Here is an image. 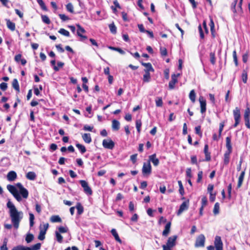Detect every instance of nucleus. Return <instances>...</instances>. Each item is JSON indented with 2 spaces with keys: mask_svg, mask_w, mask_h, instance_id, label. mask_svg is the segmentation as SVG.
Returning a JSON list of instances; mask_svg holds the SVG:
<instances>
[{
  "mask_svg": "<svg viewBox=\"0 0 250 250\" xmlns=\"http://www.w3.org/2000/svg\"><path fill=\"white\" fill-rule=\"evenodd\" d=\"M7 207L9 209V215L14 227L17 229L22 218V212L19 211L14 205L9 200L7 203Z\"/></svg>",
  "mask_w": 250,
  "mask_h": 250,
  "instance_id": "f257e3e1",
  "label": "nucleus"
},
{
  "mask_svg": "<svg viewBox=\"0 0 250 250\" xmlns=\"http://www.w3.org/2000/svg\"><path fill=\"white\" fill-rule=\"evenodd\" d=\"M231 136H228L226 138V146L227 147V151L225 152L224 155V164L227 165L229 162L230 154L232 152V148L231 143Z\"/></svg>",
  "mask_w": 250,
  "mask_h": 250,
  "instance_id": "f03ea898",
  "label": "nucleus"
},
{
  "mask_svg": "<svg viewBox=\"0 0 250 250\" xmlns=\"http://www.w3.org/2000/svg\"><path fill=\"white\" fill-rule=\"evenodd\" d=\"M142 171L144 177H147L151 174L152 167L149 161H148L146 163H144Z\"/></svg>",
  "mask_w": 250,
  "mask_h": 250,
  "instance_id": "7ed1b4c3",
  "label": "nucleus"
},
{
  "mask_svg": "<svg viewBox=\"0 0 250 250\" xmlns=\"http://www.w3.org/2000/svg\"><path fill=\"white\" fill-rule=\"evenodd\" d=\"M245 124L248 129H250V108L247 104L244 113Z\"/></svg>",
  "mask_w": 250,
  "mask_h": 250,
  "instance_id": "20e7f679",
  "label": "nucleus"
},
{
  "mask_svg": "<svg viewBox=\"0 0 250 250\" xmlns=\"http://www.w3.org/2000/svg\"><path fill=\"white\" fill-rule=\"evenodd\" d=\"M233 115L235 121L233 126L234 127H236L240 124L241 120L240 109L238 107H236L233 110Z\"/></svg>",
  "mask_w": 250,
  "mask_h": 250,
  "instance_id": "39448f33",
  "label": "nucleus"
},
{
  "mask_svg": "<svg viewBox=\"0 0 250 250\" xmlns=\"http://www.w3.org/2000/svg\"><path fill=\"white\" fill-rule=\"evenodd\" d=\"M7 189L13 195V196L18 201L20 202L21 200V198L20 195L17 189L14 186L8 185L7 186Z\"/></svg>",
  "mask_w": 250,
  "mask_h": 250,
  "instance_id": "423d86ee",
  "label": "nucleus"
},
{
  "mask_svg": "<svg viewBox=\"0 0 250 250\" xmlns=\"http://www.w3.org/2000/svg\"><path fill=\"white\" fill-rule=\"evenodd\" d=\"M205 237L204 234H201L196 238L195 247L196 248L203 247L205 246Z\"/></svg>",
  "mask_w": 250,
  "mask_h": 250,
  "instance_id": "0eeeda50",
  "label": "nucleus"
},
{
  "mask_svg": "<svg viewBox=\"0 0 250 250\" xmlns=\"http://www.w3.org/2000/svg\"><path fill=\"white\" fill-rule=\"evenodd\" d=\"M79 182L81 186L83 188L84 192L87 195H91L92 194V190L91 188L88 186L87 182L83 180H80Z\"/></svg>",
  "mask_w": 250,
  "mask_h": 250,
  "instance_id": "6e6552de",
  "label": "nucleus"
},
{
  "mask_svg": "<svg viewBox=\"0 0 250 250\" xmlns=\"http://www.w3.org/2000/svg\"><path fill=\"white\" fill-rule=\"evenodd\" d=\"M16 187L19 189L20 193L23 198L26 199L28 196V190L23 187L21 183H18L16 185Z\"/></svg>",
  "mask_w": 250,
  "mask_h": 250,
  "instance_id": "1a4fd4ad",
  "label": "nucleus"
},
{
  "mask_svg": "<svg viewBox=\"0 0 250 250\" xmlns=\"http://www.w3.org/2000/svg\"><path fill=\"white\" fill-rule=\"evenodd\" d=\"M102 144L104 148L109 149H113L115 146V143L111 139H104Z\"/></svg>",
  "mask_w": 250,
  "mask_h": 250,
  "instance_id": "9d476101",
  "label": "nucleus"
},
{
  "mask_svg": "<svg viewBox=\"0 0 250 250\" xmlns=\"http://www.w3.org/2000/svg\"><path fill=\"white\" fill-rule=\"evenodd\" d=\"M177 237H178L176 235H174L168 237L166 245H165V246L171 248L174 247L176 244V240Z\"/></svg>",
  "mask_w": 250,
  "mask_h": 250,
  "instance_id": "9b49d317",
  "label": "nucleus"
},
{
  "mask_svg": "<svg viewBox=\"0 0 250 250\" xmlns=\"http://www.w3.org/2000/svg\"><path fill=\"white\" fill-rule=\"evenodd\" d=\"M214 247L216 250H223V244L221 240V238L219 236H216L214 242Z\"/></svg>",
  "mask_w": 250,
  "mask_h": 250,
  "instance_id": "f8f14e48",
  "label": "nucleus"
},
{
  "mask_svg": "<svg viewBox=\"0 0 250 250\" xmlns=\"http://www.w3.org/2000/svg\"><path fill=\"white\" fill-rule=\"evenodd\" d=\"M189 200L188 199L184 201L180 205L179 209H178L177 214L180 215L184 211L187 210L189 207Z\"/></svg>",
  "mask_w": 250,
  "mask_h": 250,
  "instance_id": "ddd939ff",
  "label": "nucleus"
},
{
  "mask_svg": "<svg viewBox=\"0 0 250 250\" xmlns=\"http://www.w3.org/2000/svg\"><path fill=\"white\" fill-rule=\"evenodd\" d=\"M199 101L200 105V112L202 114H204L206 112V110H207L206 100L205 99V98L203 96H200V97L199 98Z\"/></svg>",
  "mask_w": 250,
  "mask_h": 250,
  "instance_id": "4468645a",
  "label": "nucleus"
},
{
  "mask_svg": "<svg viewBox=\"0 0 250 250\" xmlns=\"http://www.w3.org/2000/svg\"><path fill=\"white\" fill-rule=\"evenodd\" d=\"M179 74H173L171 75V80L169 82L168 87L170 89H173L175 87V85L178 83L177 77L179 76Z\"/></svg>",
  "mask_w": 250,
  "mask_h": 250,
  "instance_id": "2eb2a0df",
  "label": "nucleus"
},
{
  "mask_svg": "<svg viewBox=\"0 0 250 250\" xmlns=\"http://www.w3.org/2000/svg\"><path fill=\"white\" fill-rule=\"evenodd\" d=\"M204 152L205 155V161L207 162L210 161L211 160L210 152L208 151V146L207 144L205 145Z\"/></svg>",
  "mask_w": 250,
  "mask_h": 250,
  "instance_id": "dca6fc26",
  "label": "nucleus"
},
{
  "mask_svg": "<svg viewBox=\"0 0 250 250\" xmlns=\"http://www.w3.org/2000/svg\"><path fill=\"white\" fill-rule=\"evenodd\" d=\"M171 223V222H168L167 223L165 227V229L163 231L162 235L163 236L167 237L170 231V227Z\"/></svg>",
  "mask_w": 250,
  "mask_h": 250,
  "instance_id": "f3484780",
  "label": "nucleus"
},
{
  "mask_svg": "<svg viewBox=\"0 0 250 250\" xmlns=\"http://www.w3.org/2000/svg\"><path fill=\"white\" fill-rule=\"evenodd\" d=\"M148 161H149L150 162L151 161L153 165L155 167L158 166L159 164V160L156 158V155L155 153L149 156Z\"/></svg>",
  "mask_w": 250,
  "mask_h": 250,
  "instance_id": "a211bd4d",
  "label": "nucleus"
},
{
  "mask_svg": "<svg viewBox=\"0 0 250 250\" xmlns=\"http://www.w3.org/2000/svg\"><path fill=\"white\" fill-rule=\"evenodd\" d=\"M17 178V175L15 171H10L7 175V179L9 181H14Z\"/></svg>",
  "mask_w": 250,
  "mask_h": 250,
  "instance_id": "6ab92c4d",
  "label": "nucleus"
},
{
  "mask_svg": "<svg viewBox=\"0 0 250 250\" xmlns=\"http://www.w3.org/2000/svg\"><path fill=\"white\" fill-rule=\"evenodd\" d=\"M141 64L142 65L146 67V68L144 69L145 72H149L150 71H154V69H153L151 64L150 62L146 63L141 62Z\"/></svg>",
  "mask_w": 250,
  "mask_h": 250,
  "instance_id": "aec40b11",
  "label": "nucleus"
},
{
  "mask_svg": "<svg viewBox=\"0 0 250 250\" xmlns=\"http://www.w3.org/2000/svg\"><path fill=\"white\" fill-rule=\"evenodd\" d=\"M6 25L7 28L12 31H14L16 29V24L12 22L9 19H6Z\"/></svg>",
  "mask_w": 250,
  "mask_h": 250,
  "instance_id": "412c9836",
  "label": "nucleus"
},
{
  "mask_svg": "<svg viewBox=\"0 0 250 250\" xmlns=\"http://www.w3.org/2000/svg\"><path fill=\"white\" fill-rule=\"evenodd\" d=\"M120 122L115 119L112 121V128L114 131H118L120 129Z\"/></svg>",
  "mask_w": 250,
  "mask_h": 250,
  "instance_id": "4be33fe9",
  "label": "nucleus"
},
{
  "mask_svg": "<svg viewBox=\"0 0 250 250\" xmlns=\"http://www.w3.org/2000/svg\"><path fill=\"white\" fill-rule=\"evenodd\" d=\"M245 174V171H242L238 178V183H237V188H240L243 184V182L244 179V176Z\"/></svg>",
  "mask_w": 250,
  "mask_h": 250,
  "instance_id": "5701e85b",
  "label": "nucleus"
},
{
  "mask_svg": "<svg viewBox=\"0 0 250 250\" xmlns=\"http://www.w3.org/2000/svg\"><path fill=\"white\" fill-rule=\"evenodd\" d=\"M110 232H111L112 235L114 236L115 240L116 241H117L118 242H119L120 244H122V241L120 239L116 230L115 229H112L111 230Z\"/></svg>",
  "mask_w": 250,
  "mask_h": 250,
  "instance_id": "b1692460",
  "label": "nucleus"
},
{
  "mask_svg": "<svg viewBox=\"0 0 250 250\" xmlns=\"http://www.w3.org/2000/svg\"><path fill=\"white\" fill-rule=\"evenodd\" d=\"M82 138L84 142L87 144H89L92 141L90 133H84L83 135H82Z\"/></svg>",
  "mask_w": 250,
  "mask_h": 250,
  "instance_id": "393cba45",
  "label": "nucleus"
},
{
  "mask_svg": "<svg viewBox=\"0 0 250 250\" xmlns=\"http://www.w3.org/2000/svg\"><path fill=\"white\" fill-rule=\"evenodd\" d=\"M12 85L13 88L17 92H20V86L19 84V82L18 81V80L17 79H14L12 83Z\"/></svg>",
  "mask_w": 250,
  "mask_h": 250,
  "instance_id": "a878e982",
  "label": "nucleus"
},
{
  "mask_svg": "<svg viewBox=\"0 0 250 250\" xmlns=\"http://www.w3.org/2000/svg\"><path fill=\"white\" fill-rule=\"evenodd\" d=\"M50 221L52 223H61L62 221L61 217L58 215L51 216L50 218Z\"/></svg>",
  "mask_w": 250,
  "mask_h": 250,
  "instance_id": "bb28decb",
  "label": "nucleus"
},
{
  "mask_svg": "<svg viewBox=\"0 0 250 250\" xmlns=\"http://www.w3.org/2000/svg\"><path fill=\"white\" fill-rule=\"evenodd\" d=\"M40 231L38 238L40 240H43L45 239V235L46 233L45 230H42V226H40Z\"/></svg>",
  "mask_w": 250,
  "mask_h": 250,
  "instance_id": "cd10ccee",
  "label": "nucleus"
},
{
  "mask_svg": "<svg viewBox=\"0 0 250 250\" xmlns=\"http://www.w3.org/2000/svg\"><path fill=\"white\" fill-rule=\"evenodd\" d=\"M36 177V173L33 171H29L26 174V178L30 180H34Z\"/></svg>",
  "mask_w": 250,
  "mask_h": 250,
  "instance_id": "c85d7f7f",
  "label": "nucleus"
},
{
  "mask_svg": "<svg viewBox=\"0 0 250 250\" xmlns=\"http://www.w3.org/2000/svg\"><path fill=\"white\" fill-rule=\"evenodd\" d=\"M76 146L79 149L82 154L84 153L86 151L85 147L82 144L77 143L76 144Z\"/></svg>",
  "mask_w": 250,
  "mask_h": 250,
  "instance_id": "c756f323",
  "label": "nucleus"
},
{
  "mask_svg": "<svg viewBox=\"0 0 250 250\" xmlns=\"http://www.w3.org/2000/svg\"><path fill=\"white\" fill-rule=\"evenodd\" d=\"M76 208L77 209V212L78 214L80 215L83 213V208L80 203L79 202L77 203Z\"/></svg>",
  "mask_w": 250,
  "mask_h": 250,
  "instance_id": "7c9ffc66",
  "label": "nucleus"
},
{
  "mask_svg": "<svg viewBox=\"0 0 250 250\" xmlns=\"http://www.w3.org/2000/svg\"><path fill=\"white\" fill-rule=\"evenodd\" d=\"M189 98L193 103L195 102L196 94L194 90L192 89L190 91Z\"/></svg>",
  "mask_w": 250,
  "mask_h": 250,
  "instance_id": "2f4dec72",
  "label": "nucleus"
},
{
  "mask_svg": "<svg viewBox=\"0 0 250 250\" xmlns=\"http://www.w3.org/2000/svg\"><path fill=\"white\" fill-rule=\"evenodd\" d=\"M12 250H31L30 247H24L22 245H19L14 247Z\"/></svg>",
  "mask_w": 250,
  "mask_h": 250,
  "instance_id": "473e14b6",
  "label": "nucleus"
},
{
  "mask_svg": "<svg viewBox=\"0 0 250 250\" xmlns=\"http://www.w3.org/2000/svg\"><path fill=\"white\" fill-rule=\"evenodd\" d=\"M210 62L212 65H214L216 63V57L214 52H210L209 53Z\"/></svg>",
  "mask_w": 250,
  "mask_h": 250,
  "instance_id": "72a5a7b5",
  "label": "nucleus"
},
{
  "mask_svg": "<svg viewBox=\"0 0 250 250\" xmlns=\"http://www.w3.org/2000/svg\"><path fill=\"white\" fill-rule=\"evenodd\" d=\"M219 210H220L219 204V203L216 202L214 206V208H213V212L214 214L217 215V214H219Z\"/></svg>",
  "mask_w": 250,
  "mask_h": 250,
  "instance_id": "f704fd0d",
  "label": "nucleus"
},
{
  "mask_svg": "<svg viewBox=\"0 0 250 250\" xmlns=\"http://www.w3.org/2000/svg\"><path fill=\"white\" fill-rule=\"evenodd\" d=\"M237 1L238 0H234L231 3V10L232 11V12H233V13L234 14H236L237 13H238V10H237L236 9V5L237 3Z\"/></svg>",
  "mask_w": 250,
  "mask_h": 250,
  "instance_id": "c9c22d12",
  "label": "nucleus"
},
{
  "mask_svg": "<svg viewBox=\"0 0 250 250\" xmlns=\"http://www.w3.org/2000/svg\"><path fill=\"white\" fill-rule=\"evenodd\" d=\"M109 28L110 32L113 34H115L117 33V28L114 22L109 24Z\"/></svg>",
  "mask_w": 250,
  "mask_h": 250,
  "instance_id": "e433bc0d",
  "label": "nucleus"
},
{
  "mask_svg": "<svg viewBox=\"0 0 250 250\" xmlns=\"http://www.w3.org/2000/svg\"><path fill=\"white\" fill-rule=\"evenodd\" d=\"M66 9L68 12L71 13H74V7L71 3L69 2L66 5Z\"/></svg>",
  "mask_w": 250,
  "mask_h": 250,
  "instance_id": "4c0bfd02",
  "label": "nucleus"
},
{
  "mask_svg": "<svg viewBox=\"0 0 250 250\" xmlns=\"http://www.w3.org/2000/svg\"><path fill=\"white\" fill-rule=\"evenodd\" d=\"M76 26L78 28L77 31V34L78 36L80 34H82V33H85L86 31L85 29L83 27H82L79 24H76Z\"/></svg>",
  "mask_w": 250,
  "mask_h": 250,
  "instance_id": "58836bf2",
  "label": "nucleus"
},
{
  "mask_svg": "<svg viewBox=\"0 0 250 250\" xmlns=\"http://www.w3.org/2000/svg\"><path fill=\"white\" fill-rule=\"evenodd\" d=\"M34 235L32 233H28L26 235V236L25 237V241L27 243H30L31 241H32L34 239Z\"/></svg>",
  "mask_w": 250,
  "mask_h": 250,
  "instance_id": "ea45409f",
  "label": "nucleus"
},
{
  "mask_svg": "<svg viewBox=\"0 0 250 250\" xmlns=\"http://www.w3.org/2000/svg\"><path fill=\"white\" fill-rule=\"evenodd\" d=\"M55 235H56L57 241L59 243H62V241H63V237L61 234V233L58 232V231H56V232H55Z\"/></svg>",
  "mask_w": 250,
  "mask_h": 250,
  "instance_id": "a19ab883",
  "label": "nucleus"
},
{
  "mask_svg": "<svg viewBox=\"0 0 250 250\" xmlns=\"http://www.w3.org/2000/svg\"><path fill=\"white\" fill-rule=\"evenodd\" d=\"M160 51L162 57H166L167 55V51L166 47H160Z\"/></svg>",
  "mask_w": 250,
  "mask_h": 250,
  "instance_id": "79ce46f5",
  "label": "nucleus"
},
{
  "mask_svg": "<svg viewBox=\"0 0 250 250\" xmlns=\"http://www.w3.org/2000/svg\"><path fill=\"white\" fill-rule=\"evenodd\" d=\"M145 73L143 76V81L144 82H148L150 79V74L149 72H145Z\"/></svg>",
  "mask_w": 250,
  "mask_h": 250,
  "instance_id": "37998d69",
  "label": "nucleus"
},
{
  "mask_svg": "<svg viewBox=\"0 0 250 250\" xmlns=\"http://www.w3.org/2000/svg\"><path fill=\"white\" fill-rule=\"evenodd\" d=\"M37 2L43 10L45 11L47 10V7L42 0H37Z\"/></svg>",
  "mask_w": 250,
  "mask_h": 250,
  "instance_id": "c03bdc74",
  "label": "nucleus"
},
{
  "mask_svg": "<svg viewBox=\"0 0 250 250\" xmlns=\"http://www.w3.org/2000/svg\"><path fill=\"white\" fill-rule=\"evenodd\" d=\"M142 126V121L141 120H137L136 121V127L137 128V132L140 133L141 132V127Z\"/></svg>",
  "mask_w": 250,
  "mask_h": 250,
  "instance_id": "a18cd8bd",
  "label": "nucleus"
},
{
  "mask_svg": "<svg viewBox=\"0 0 250 250\" xmlns=\"http://www.w3.org/2000/svg\"><path fill=\"white\" fill-rule=\"evenodd\" d=\"M42 20L43 22L47 24H49L51 22V21L47 15H42L41 16Z\"/></svg>",
  "mask_w": 250,
  "mask_h": 250,
  "instance_id": "49530a36",
  "label": "nucleus"
},
{
  "mask_svg": "<svg viewBox=\"0 0 250 250\" xmlns=\"http://www.w3.org/2000/svg\"><path fill=\"white\" fill-rule=\"evenodd\" d=\"M58 32L66 37H69L70 36L69 32L64 28H61Z\"/></svg>",
  "mask_w": 250,
  "mask_h": 250,
  "instance_id": "de8ad7c7",
  "label": "nucleus"
},
{
  "mask_svg": "<svg viewBox=\"0 0 250 250\" xmlns=\"http://www.w3.org/2000/svg\"><path fill=\"white\" fill-rule=\"evenodd\" d=\"M232 56L233 59V61L234 62L235 65L236 66H237L238 65V58L237 56L236 51L234 50L232 52Z\"/></svg>",
  "mask_w": 250,
  "mask_h": 250,
  "instance_id": "09e8293b",
  "label": "nucleus"
},
{
  "mask_svg": "<svg viewBox=\"0 0 250 250\" xmlns=\"http://www.w3.org/2000/svg\"><path fill=\"white\" fill-rule=\"evenodd\" d=\"M68 231V228L67 227L60 226L58 228V232L59 233H66Z\"/></svg>",
  "mask_w": 250,
  "mask_h": 250,
  "instance_id": "8fccbe9b",
  "label": "nucleus"
},
{
  "mask_svg": "<svg viewBox=\"0 0 250 250\" xmlns=\"http://www.w3.org/2000/svg\"><path fill=\"white\" fill-rule=\"evenodd\" d=\"M224 126H225V122L224 121L220 123L219 128L218 138H220L221 137L222 132L223 130Z\"/></svg>",
  "mask_w": 250,
  "mask_h": 250,
  "instance_id": "3c124183",
  "label": "nucleus"
},
{
  "mask_svg": "<svg viewBox=\"0 0 250 250\" xmlns=\"http://www.w3.org/2000/svg\"><path fill=\"white\" fill-rule=\"evenodd\" d=\"M108 48L111 50L118 51L121 54H125V51L120 48L112 47V46H109Z\"/></svg>",
  "mask_w": 250,
  "mask_h": 250,
  "instance_id": "603ef678",
  "label": "nucleus"
},
{
  "mask_svg": "<svg viewBox=\"0 0 250 250\" xmlns=\"http://www.w3.org/2000/svg\"><path fill=\"white\" fill-rule=\"evenodd\" d=\"M201 126L198 125L195 127V133L198 135L201 138L202 137V132L201 130Z\"/></svg>",
  "mask_w": 250,
  "mask_h": 250,
  "instance_id": "864d4df0",
  "label": "nucleus"
},
{
  "mask_svg": "<svg viewBox=\"0 0 250 250\" xmlns=\"http://www.w3.org/2000/svg\"><path fill=\"white\" fill-rule=\"evenodd\" d=\"M156 105L158 107H161L163 105V102L162 100V98L161 97H158L157 99L155 101Z\"/></svg>",
  "mask_w": 250,
  "mask_h": 250,
  "instance_id": "5fc2aeb1",
  "label": "nucleus"
},
{
  "mask_svg": "<svg viewBox=\"0 0 250 250\" xmlns=\"http://www.w3.org/2000/svg\"><path fill=\"white\" fill-rule=\"evenodd\" d=\"M41 244L40 243H38L33 246L31 248H30V249L31 250H39L41 249Z\"/></svg>",
  "mask_w": 250,
  "mask_h": 250,
  "instance_id": "6e6d98bb",
  "label": "nucleus"
},
{
  "mask_svg": "<svg viewBox=\"0 0 250 250\" xmlns=\"http://www.w3.org/2000/svg\"><path fill=\"white\" fill-rule=\"evenodd\" d=\"M242 79L243 83H246L247 82L248 75L247 73L245 71H244L242 73Z\"/></svg>",
  "mask_w": 250,
  "mask_h": 250,
  "instance_id": "4d7b16f0",
  "label": "nucleus"
},
{
  "mask_svg": "<svg viewBox=\"0 0 250 250\" xmlns=\"http://www.w3.org/2000/svg\"><path fill=\"white\" fill-rule=\"evenodd\" d=\"M59 17L63 21L70 20L68 16L63 14H59Z\"/></svg>",
  "mask_w": 250,
  "mask_h": 250,
  "instance_id": "13d9d810",
  "label": "nucleus"
},
{
  "mask_svg": "<svg viewBox=\"0 0 250 250\" xmlns=\"http://www.w3.org/2000/svg\"><path fill=\"white\" fill-rule=\"evenodd\" d=\"M50 63H51V65L53 66V69L55 71H58L59 70V68L58 67V66H57L56 65V60H51L50 62Z\"/></svg>",
  "mask_w": 250,
  "mask_h": 250,
  "instance_id": "bf43d9fd",
  "label": "nucleus"
},
{
  "mask_svg": "<svg viewBox=\"0 0 250 250\" xmlns=\"http://www.w3.org/2000/svg\"><path fill=\"white\" fill-rule=\"evenodd\" d=\"M7 239L5 238L3 241V244L2 246L0 247V250H8V248L7 247Z\"/></svg>",
  "mask_w": 250,
  "mask_h": 250,
  "instance_id": "052dcab7",
  "label": "nucleus"
},
{
  "mask_svg": "<svg viewBox=\"0 0 250 250\" xmlns=\"http://www.w3.org/2000/svg\"><path fill=\"white\" fill-rule=\"evenodd\" d=\"M198 30L199 31L200 38L201 39H204L205 38V36L201 25L200 24L198 26Z\"/></svg>",
  "mask_w": 250,
  "mask_h": 250,
  "instance_id": "680f3d73",
  "label": "nucleus"
},
{
  "mask_svg": "<svg viewBox=\"0 0 250 250\" xmlns=\"http://www.w3.org/2000/svg\"><path fill=\"white\" fill-rule=\"evenodd\" d=\"M138 154L137 153L133 154L130 156V160L132 161L133 164H135L137 162V157Z\"/></svg>",
  "mask_w": 250,
  "mask_h": 250,
  "instance_id": "e2e57ef3",
  "label": "nucleus"
},
{
  "mask_svg": "<svg viewBox=\"0 0 250 250\" xmlns=\"http://www.w3.org/2000/svg\"><path fill=\"white\" fill-rule=\"evenodd\" d=\"M202 205L201 207H205L206 206H207L208 203V200L206 196H204L202 198Z\"/></svg>",
  "mask_w": 250,
  "mask_h": 250,
  "instance_id": "0e129e2a",
  "label": "nucleus"
},
{
  "mask_svg": "<svg viewBox=\"0 0 250 250\" xmlns=\"http://www.w3.org/2000/svg\"><path fill=\"white\" fill-rule=\"evenodd\" d=\"M249 58V53L248 52H246L245 54H243L242 56V61L243 62L246 63L248 61Z\"/></svg>",
  "mask_w": 250,
  "mask_h": 250,
  "instance_id": "69168bd1",
  "label": "nucleus"
},
{
  "mask_svg": "<svg viewBox=\"0 0 250 250\" xmlns=\"http://www.w3.org/2000/svg\"><path fill=\"white\" fill-rule=\"evenodd\" d=\"M186 176L187 177H188L189 178H191L192 177L191 168L190 167H188V168H187Z\"/></svg>",
  "mask_w": 250,
  "mask_h": 250,
  "instance_id": "338daca9",
  "label": "nucleus"
},
{
  "mask_svg": "<svg viewBox=\"0 0 250 250\" xmlns=\"http://www.w3.org/2000/svg\"><path fill=\"white\" fill-rule=\"evenodd\" d=\"M0 88L2 91H5L7 88V84L5 83H1L0 84Z\"/></svg>",
  "mask_w": 250,
  "mask_h": 250,
  "instance_id": "774afa93",
  "label": "nucleus"
}]
</instances>
